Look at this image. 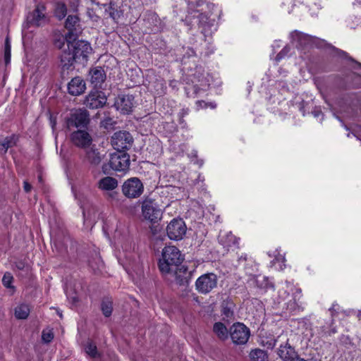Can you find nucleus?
<instances>
[{
    "label": "nucleus",
    "mask_w": 361,
    "mask_h": 361,
    "mask_svg": "<svg viewBox=\"0 0 361 361\" xmlns=\"http://www.w3.org/2000/svg\"><path fill=\"white\" fill-rule=\"evenodd\" d=\"M184 257L176 246H166L161 252V259L159 262V268L161 274H171L179 267Z\"/></svg>",
    "instance_id": "obj_2"
},
{
    "label": "nucleus",
    "mask_w": 361,
    "mask_h": 361,
    "mask_svg": "<svg viewBox=\"0 0 361 361\" xmlns=\"http://www.w3.org/2000/svg\"><path fill=\"white\" fill-rule=\"evenodd\" d=\"M101 310L106 317L111 315L113 311V301L111 298H106L102 300Z\"/></svg>",
    "instance_id": "obj_30"
},
{
    "label": "nucleus",
    "mask_w": 361,
    "mask_h": 361,
    "mask_svg": "<svg viewBox=\"0 0 361 361\" xmlns=\"http://www.w3.org/2000/svg\"><path fill=\"white\" fill-rule=\"evenodd\" d=\"M65 27L68 32L65 35V40L67 43L76 40L82 32V27L80 24V19L76 15H69L65 23Z\"/></svg>",
    "instance_id": "obj_8"
},
{
    "label": "nucleus",
    "mask_w": 361,
    "mask_h": 361,
    "mask_svg": "<svg viewBox=\"0 0 361 361\" xmlns=\"http://www.w3.org/2000/svg\"><path fill=\"white\" fill-rule=\"evenodd\" d=\"M85 90V82L80 77L73 78L68 84V93L73 96L80 95Z\"/></svg>",
    "instance_id": "obj_19"
},
{
    "label": "nucleus",
    "mask_w": 361,
    "mask_h": 361,
    "mask_svg": "<svg viewBox=\"0 0 361 361\" xmlns=\"http://www.w3.org/2000/svg\"><path fill=\"white\" fill-rule=\"evenodd\" d=\"M218 278L214 273H207L200 276L195 282L197 290L203 294L212 291L217 286Z\"/></svg>",
    "instance_id": "obj_9"
},
{
    "label": "nucleus",
    "mask_w": 361,
    "mask_h": 361,
    "mask_svg": "<svg viewBox=\"0 0 361 361\" xmlns=\"http://www.w3.org/2000/svg\"><path fill=\"white\" fill-rule=\"evenodd\" d=\"M230 336L232 341L237 345L245 344L250 336V331L245 324L235 323L230 329Z\"/></svg>",
    "instance_id": "obj_10"
},
{
    "label": "nucleus",
    "mask_w": 361,
    "mask_h": 361,
    "mask_svg": "<svg viewBox=\"0 0 361 361\" xmlns=\"http://www.w3.org/2000/svg\"><path fill=\"white\" fill-rule=\"evenodd\" d=\"M219 243L229 250L231 248L238 247V240L231 232L221 233L219 237Z\"/></svg>",
    "instance_id": "obj_20"
},
{
    "label": "nucleus",
    "mask_w": 361,
    "mask_h": 361,
    "mask_svg": "<svg viewBox=\"0 0 361 361\" xmlns=\"http://www.w3.org/2000/svg\"><path fill=\"white\" fill-rule=\"evenodd\" d=\"M45 6L43 4H37L35 9L27 16V22L32 25L40 26L47 22L44 13Z\"/></svg>",
    "instance_id": "obj_17"
},
{
    "label": "nucleus",
    "mask_w": 361,
    "mask_h": 361,
    "mask_svg": "<svg viewBox=\"0 0 361 361\" xmlns=\"http://www.w3.org/2000/svg\"><path fill=\"white\" fill-rule=\"evenodd\" d=\"M71 142L76 147L87 149L92 145V137L86 130H78L73 132L70 136Z\"/></svg>",
    "instance_id": "obj_12"
},
{
    "label": "nucleus",
    "mask_w": 361,
    "mask_h": 361,
    "mask_svg": "<svg viewBox=\"0 0 361 361\" xmlns=\"http://www.w3.org/2000/svg\"><path fill=\"white\" fill-rule=\"evenodd\" d=\"M173 273V271L171 272ZM175 280L179 285H184L188 283L191 278V273L188 271V268L185 266L176 267L173 270Z\"/></svg>",
    "instance_id": "obj_21"
},
{
    "label": "nucleus",
    "mask_w": 361,
    "mask_h": 361,
    "mask_svg": "<svg viewBox=\"0 0 361 361\" xmlns=\"http://www.w3.org/2000/svg\"><path fill=\"white\" fill-rule=\"evenodd\" d=\"M51 123L52 128H54V126H56V121L51 118Z\"/></svg>",
    "instance_id": "obj_47"
},
{
    "label": "nucleus",
    "mask_w": 361,
    "mask_h": 361,
    "mask_svg": "<svg viewBox=\"0 0 361 361\" xmlns=\"http://www.w3.org/2000/svg\"><path fill=\"white\" fill-rule=\"evenodd\" d=\"M83 216L85 223L94 224L98 219L97 209L94 207L83 209Z\"/></svg>",
    "instance_id": "obj_24"
},
{
    "label": "nucleus",
    "mask_w": 361,
    "mask_h": 361,
    "mask_svg": "<svg viewBox=\"0 0 361 361\" xmlns=\"http://www.w3.org/2000/svg\"><path fill=\"white\" fill-rule=\"evenodd\" d=\"M142 214L146 220L152 223L161 220L162 216V211L155 200L148 197H145L142 202Z\"/></svg>",
    "instance_id": "obj_4"
},
{
    "label": "nucleus",
    "mask_w": 361,
    "mask_h": 361,
    "mask_svg": "<svg viewBox=\"0 0 361 361\" xmlns=\"http://www.w3.org/2000/svg\"><path fill=\"white\" fill-rule=\"evenodd\" d=\"M222 315L226 319H231L233 317V310L228 306H223L221 309Z\"/></svg>",
    "instance_id": "obj_36"
},
{
    "label": "nucleus",
    "mask_w": 361,
    "mask_h": 361,
    "mask_svg": "<svg viewBox=\"0 0 361 361\" xmlns=\"http://www.w3.org/2000/svg\"><path fill=\"white\" fill-rule=\"evenodd\" d=\"M16 267L18 269H23L24 267H25V264L23 262H18L16 264Z\"/></svg>",
    "instance_id": "obj_41"
},
{
    "label": "nucleus",
    "mask_w": 361,
    "mask_h": 361,
    "mask_svg": "<svg viewBox=\"0 0 361 361\" xmlns=\"http://www.w3.org/2000/svg\"><path fill=\"white\" fill-rule=\"evenodd\" d=\"M283 56H284V55L282 54V52H281V51H280V52L277 54V56H276V60L279 61H280V60H281Z\"/></svg>",
    "instance_id": "obj_43"
},
{
    "label": "nucleus",
    "mask_w": 361,
    "mask_h": 361,
    "mask_svg": "<svg viewBox=\"0 0 361 361\" xmlns=\"http://www.w3.org/2000/svg\"><path fill=\"white\" fill-rule=\"evenodd\" d=\"M278 339H280L279 341L281 342L277 351L279 356L284 360H289L290 358L293 359V357L295 354V351L294 348L288 343L287 335L282 334L278 336Z\"/></svg>",
    "instance_id": "obj_14"
},
{
    "label": "nucleus",
    "mask_w": 361,
    "mask_h": 361,
    "mask_svg": "<svg viewBox=\"0 0 361 361\" xmlns=\"http://www.w3.org/2000/svg\"><path fill=\"white\" fill-rule=\"evenodd\" d=\"M130 156L123 152L113 153L110 156L108 164L102 165V169L104 173H109L110 169L115 171H126L130 166Z\"/></svg>",
    "instance_id": "obj_3"
},
{
    "label": "nucleus",
    "mask_w": 361,
    "mask_h": 361,
    "mask_svg": "<svg viewBox=\"0 0 361 361\" xmlns=\"http://www.w3.org/2000/svg\"><path fill=\"white\" fill-rule=\"evenodd\" d=\"M67 13V8L65 4L58 2L55 7V16L59 20L63 18Z\"/></svg>",
    "instance_id": "obj_31"
},
{
    "label": "nucleus",
    "mask_w": 361,
    "mask_h": 361,
    "mask_svg": "<svg viewBox=\"0 0 361 361\" xmlns=\"http://www.w3.org/2000/svg\"><path fill=\"white\" fill-rule=\"evenodd\" d=\"M16 144V137L15 135L4 137L0 142V150L6 153L8 148L12 147Z\"/></svg>",
    "instance_id": "obj_29"
},
{
    "label": "nucleus",
    "mask_w": 361,
    "mask_h": 361,
    "mask_svg": "<svg viewBox=\"0 0 361 361\" xmlns=\"http://www.w3.org/2000/svg\"><path fill=\"white\" fill-rule=\"evenodd\" d=\"M67 49L62 51L60 59L63 69L70 70L74 68V63L85 65L88 61L89 54L92 49L90 44L82 40L72 41L67 43Z\"/></svg>",
    "instance_id": "obj_1"
},
{
    "label": "nucleus",
    "mask_w": 361,
    "mask_h": 361,
    "mask_svg": "<svg viewBox=\"0 0 361 361\" xmlns=\"http://www.w3.org/2000/svg\"><path fill=\"white\" fill-rule=\"evenodd\" d=\"M213 331L221 340H226L228 336V331L226 326L221 322H216L213 326Z\"/></svg>",
    "instance_id": "obj_26"
},
{
    "label": "nucleus",
    "mask_w": 361,
    "mask_h": 361,
    "mask_svg": "<svg viewBox=\"0 0 361 361\" xmlns=\"http://www.w3.org/2000/svg\"><path fill=\"white\" fill-rule=\"evenodd\" d=\"M78 301V299L77 297L74 296V297L72 298V302L73 304L76 303Z\"/></svg>",
    "instance_id": "obj_46"
},
{
    "label": "nucleus",
    "mask_w": 361,
    "mask_h": 361,
    "mask_svg": "<svg viewBox=\"0 0 361 361\" xmlns=\"http://www.w3.org/2000/svg\"><path fill=\"white\" fill-rule=\"evenodd\" d=\"M111 143L115 149L118 152H122L131 146L133 137L127 131H118L112 135Z\"/></svg>",
    "instance_id": "obj_11"
},
{
    "label": "nucleus",
    "mask_w": 361,
    "mask_h": 361,
    "mask_svg": "<svg viewBox=\"0 0 361 361\" xmlns=\"http://www.w3.org/2000/svg\"><path fill=\"white\" fill-rule=\"evenodd\" d=\"M357 317H358L359 320L361 321V311L359 312Z\"/></svg>",
    "instance_id": "obj_48"
},
{
    "label": "nucleus",
    "mask_w": 361,
    "mask_h": 361,
    "mask_svg": "<svg viewBox=\"0 0 361 361\" xmlns=\"http://www.w3.org/2000/svg\"><path fill=\"white\" fill-rule=\"evenodd\" d=\"M290 361H307L305 359L300 357L293 358Z\"/></svg>",
    "instance_id": "obj_45"
},
{
    "label": "nucleus",
    "mask_w": 361,
    "mask_h": 361,
    "mask_svg": "<svg viewBox=\"0 0 361 361\" xmlns=\"http://www.w3.org/2000/svg\"><path fill=\"white\" fill-rule=\"evenodd\" d=\"M59 315L60 316V317H62V314L61 313L59 312Z\"/></svg>",
    "instance_id": "obj_49"
},
{
    "label": "nucleus",
    "mask_w": 361,
    "mask_h": 361,
    "mask_svg": "<svg viewBox=\"0 0 361 361\" xmlns=\"http://www.w3.org/2000/svg\"><path fill=\"white\" fill-rule=\"evenodd\" d=\"M104 154H102L95 145H92L85 149L84 162L92 167L98 166L104 158Z\"/></svg>",
    "instance_id": "obj_13"
},
{
    "label": "nucleus",
    "mask_w": 361,
    "mask_h": 361,
    "mask_svg": "<svg viewBox=\"0 0 361 361\" xmlns=\"http://www.w3.org/2000/svg\"><path fill=\"white\" fill-rule=\"evenodd\" d=\"M42 341L47 343H50L54 338V333L50 329H45L42 331Z\"/></svg>",
    "instance_id": "obj_35"
},
{
    "label": "nucleus",
    "mask_w": 361,
    "mask_h": 361,
    "mask_svg": "<svg viewBox=\"0 0 361 361\" xmlns=\"http://www.w3.org/2000/svg\"><path fill=\"white\" fill-rule=\"evenodd\" d=\"M203 4H204V1H202V0H199V1H197L195 4H194V3H190V4H188V6H189V9L192 11H191V13H192L193 12H195V11L199 12V11H195V6H197V7L200 6H202Z\"/></svg>",
    "instance_id": "obj_37"
},
{
    "label": "nucleus",
    "mask_w": 361,
    "mask_h": 361,
    "mask_svg": "<svg viewBox=\"0 0 361 361\" xmlns=\"http://www.w3.org/2000/svg\"><path fill=\"white\" fill-rule=\"evenodd\" d=\"M144 191V185L136 177L126 180L122 185V192L128 198H137Z\"/></svg>",
    "instance_id": "obj_6"
},
{
    "label": "nucleus",
    "mask_w": 361,
    "mask_h": 361,
    "mask_svg": "<svg viewBox=\"0 0 361 361\" xmlns=\"http://www.w3.org/2000/svg\"><path fill=\"white\" fill-rule=\"evenodd\" d=\"M187 231V227L182 219H172L166 227L168 237L173 240H180L183 238Z\"/></svg>",
    "instance_id": "obj_7"
},
{
    "label": "nucleus",
    "mask_w": 361,
    "mask_h": 361,
    "mask_svg": "<svg viewBox=\"0 0 361 361\" xmlns=\"http://www.w3.org/2000/svg\"><path fill=\"white\" fill-rule=\"evenodd\" d=\"M4 59L6 64H8L11 61V44L8 37H6L5 40Z\"/></svg>",
    "instance_id": "obj_34"
},
{
    "label": "nucleus",
    "mask_w": 361,
    "mask_h": 361,
    "mask_svg": "<svg viewBox=\"0 0 361 361\" xmlns=\"http://www.w3.org/2000/svg\"><path fill=\"white\" fill-rule=\"evenodd\" d=\"M250 357L251 361H267V353L261 349L252 350L250 353Z\"/></svg>",
    "instance_id": "obj_28"
},
{
    "label": "nucleus",
    "mask_w": 361,
    "mask_h": 361,
    "mask_svg": "<svg viewBox=\"0 0 361 361\" xmlns=\"http://www.w3.org/2000/svg\"><path fill=\"white\" fill-rule=\"evenodd\" d=\"M106 102V98L103 92L94 91L86 97L84 104L90 109H98L102 107Z\"/></svg>",
    "instance_id": "obj_15"
},
{
    "label": "nucleus",
    "mask_w": 361,
    "mask_h": 361,
    "mask_svg": "<svg viewBox=\"0 0 361 361\" xmlns=\"http://www.w3.org/2000/svg\"><path fill=\"white\" fill-rule=\"evenodd\" d=\"M290 51V48L288 47H285L281 51V52H282V54L285 56L286 54H287Z\"/></svg>",
    "instance_id": "obj_42"
},
{
    "label": "nucleus",
    "mask_w": 361,
    "mask_h": 361,
    "mask_svg": "<svg viewBox=\"0 0 361 361\" xmlns=\"http://www.w3.org/2000/svg\"><path fill=\"white\" fill-rule=\"evenodd\" d=\"M85 352L92 357H96L97 355V346L92 342H87L85 345Z\"/></svg>",
    "instance_id": "obj_33"
},
{
    "label": "nucleus",
    "mask_w": 361,
    "mask_h": 361,
    "mask_svg": "<svg viewBox=\"0 0 361 361\" xmlns=\"http://www.w3.org/2000/svg\"><path fill=\"white\" fill-rule=\"evenodd\" d=\"M279 341L280 339H276L272 334L267 332H261L259 335L260 345L267 348V349H273L276 345V343Z\"/></svg>",
    "instance_id": "obj_23"
},
{
    "label": "nucleus",
    "mask_w": 361,
    "mask_h": 361,
    "mask_svg": "<svg viewBox=\"0 0 361 361\" xmlns=\"http://www.w3.org/2000/svg\"><path fill=\"white\" fill-rule=\"evenodd\" d=\"M89 77L94 88H101L106 80V73L101 66H96L90 69Z\"/></svg>",
    "instance_id": "obj_18"
},
{
    "label": "nucleus",
    "mask_w": 361,
    "mask_h": 361,
    "mask_svg": "<svg viewBox=\"0 0 361 361\" xmlns=\"http://www.w3.org/2000/svg\"><path fill=\"white\" fill-rule=\"evenodd\" d=\"M90 123V115L87 110L79 109L71 112L66 118V123L68 129L85 128Z\"/></svg>",
    "instance_id": "obj_5"
},
{
    "label": "nucleus",
    "mask_w": 361,
    "mask_h": 361,
    "mask_svg": "<svg viewBox=\"0 0 361 361\" xmlns=\"http://www.w3.org/2000/svg\"><path fill=\"white\" fill-rule=\"evenodd\" d=\"M133 97L132 95H120L114 103V106L123 114H130L134 106Z\"/></svg>",
    "instance_id": "obj_16"
},
{
    "label": "nucleus",
    "mask_w": 361,
    "mask_h": 361,
    "mask_svg": "<svg viewBox=\"0 0 361 361\" xmlns=\"http://www.w3.org/2000/svg\"><path fill=\"white\" fill-rule=\"evenodd\" d=\"M118 187V180L115 178L106 176L98 182V188L100 190L110 191Z\"/></svg>",
    "instance_id": "obj_22"
},
{
    "label": "nucleus",
    "mask_w": 361,
    "mask_h": 361,
    "mask_svg": "<svg viewBox=\"0 0 361 361\" xmlns=\"http://www.w3.org/2000/svg\"><path fill=\"white\" fill-rule=\"evenodd\" d=\"M23 188L26 192H30V190L32 189V186L27 181H24Z\"/></svg>",
    "instance_id": "obj_38"
},
{
    "label": "nucleus",
    "mask_w": 361,
    "mask_h": 361,
    "mask_svg": "<svg viewBox=\"0 0 361 361\" xmlns=\"http://www.w3.org/2000/svg\"><path fill=\"white\" fill-rule=\"evenodd\" d=\"M55 45L58 47L59 49H62V47L64 46V40L61 41L58 40L55 42Z\"/></svg>",
    "instance_id": "obj_40"
},
{
    "label": "nucleus",
    "mask_w": 361,
    "mask_h": 361,
    "mask_svg": "<svg viewBox=\"0 0 361 361\" xmlns=\"http://www.w3.org/2000/svg\"><path fill=\"white\" fill-rule=\"evenodd\" d=\"M13 281V277L12 274L9 272H6L2 279V283L6 288L11 289L12 292L14 291V287L12 286Z\"/></svg>",
    "instance_id": "obj_32"
},
{
    "label": "nucleus",
    "mask_w": 361,
    "mask_h": 361,
    "mask_svg": "<svg viewBox=\"0 0 361 361\" xmlns=\"http://www.w3.org/2000/svg\"><path fill=\"white\" fill-rule=\"evenodd\" d=\"M216 106V104L214 103H207V107H210L212 109H215Z\"/></svg>",
    "instance_id": "obj_44"
},
{
    "label": "nucleus",
    "mask_w": 361,
    "mask_h": 361,
    "mask_svg": "<svg viewBox=\"0 0 361 361\" xmlns=\"http://www.w3.org/2000/svg\"><path fill=\"white\" fill-rule=\"evenodd\" d=\"M196 104L200 108H207V103L204 101H197Z\"/></svg>",
    "instance_id": "obj_39"
},
{
    "label": "nucleus",
    "mask_w": 361,
    "mask_h": 361,
    "mask_svg": "<svg viewBox=\"0 0 361 361\" xmlns=\"http://www.w3.org/2000/svg\"><path fill=\"white\" fill-rule=\"evenodd\" d=\"M291 37L293 41L297 42L298 45L300 47L308 44L312 41V37L302 32L297 31L293 32L291 34Z\"/></svg>",
    "instance_id": "obj_27"
},
{
    "label": "nucleus",
    "mask_w": 361,
    "mask_h": 361,
    "mask_svg": "<svg viewBox=\"0 0 361 361\" xmlns=\"http://www.w3.org/2000/svg\"><path fill=\"white\" fill-rule=\"evenodd\" d=\"M30 312V309L28 305L22 303L18 305L14 310L15 317L18 319H25L27 318Z\"/></svg>",
    "instance_id": "obj_25"
}]
</instances>
